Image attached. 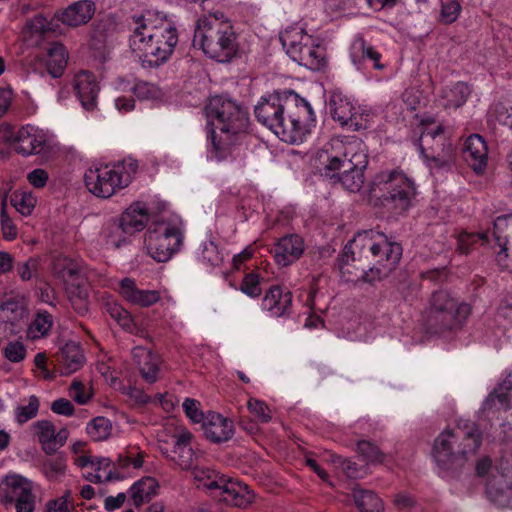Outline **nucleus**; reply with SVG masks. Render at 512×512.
<instances>
[{
    "label": "nucleus",
    "instance_id": "37",
    "mask_svg": "<svg viewBox=\"0 0 512 512\" xmlns=\"http://www.w3.org/2000/svg\"><path fill=\"white\" fill-rule=\"evenodd\" d=\"M158 484L154 478L147 477L135 482L131 487V498L136 507L150 500L156 494Z\"/></svg>",
    "mask_w": 512,
    "mask_h": 512
},
{
    "label": "nucleus",
    "instance_id": "14",
    "mask_svg": "<svg viewBox=\"0 0 512 512\" xmlns=\"http://www.w3.org/2000/svg\"><path fill=\"white\" fill-rule=\"evenodd\" d=\"M32 488L30 480L17 474L7 475L0 484L3 499L14 503L16 512H34L36 497Z\"/></svg>",
    "mask_w": 512,
    "mask_h": 512
},
{
    "label": "nucleus",
    "instance_id": "48",
    "mask_svg": "<svg viewBox=\"0 0 512 512\" xmlns=\"http://www.w3.org/2000/svg\"><path fill=\"white\" fill-rule=\"evenodd\" d=\"M40 402L37 396L31 395L27 405H20L15 410V419L22 425L35 418L38 414Z\"/></svg>",
    "mask_w": 512,
    "mask_h": 512
},
{
    "label": "nucleus",
    "instance_id": "50",
    "mask_svg": "<svg viewBox=\"0 0 512 512\" xmlns=\"http://www.w3.org/2000/svg\"><path fill=\"white\" fill-rule=\"evenodd\" d=\"M240 290L251 298L259 297L262 293L260 275L255 272L247 273L242 279Z\"/></svg>",
    "mask_w": 512,
    "mask_h": 512
},
{
    "label": "nucleus",
    "instance_id": "26",
    "mask_svg": "<svg viewBox=\"0 0 512 512\" xmlns=\"http://www.w3.org/2000/svg\"><path fill=\"white\" fill-rule=\"evenodd\" d=\"M95 10V3L90 0L76 1L61 12L59 20L65 25L77 27L89 22Z\"/></svg>",
    "mask_w": 512,
    "mask_h": 512
},
{
    "label": "nucleus",
    "instance_id": "58",
    "mask_svg": "<svg viewBox=\"0 0 512 512\" xmlns=\"http://www.w3.org/2000/svg\"><path fill=\"white\" fill-rule=\"evenodd\" d=\"M335 464L339 465L342 469L343 473L348 478H358L359 477V469L357 464L350 459L342 458L341 456H336L333 460Z\"/></svg>",
    "mask_w": 512,
    "mask_h": 512
},
{
    "label": "nucleus",
    "instance_id": "20",
    "mask_svg": "<svg viewBox=\"0 0 512 512\" xmlns=\"http://www.w3.org/2000/svg\"><path fill=\"white\" fill-rule=\"evenodd\" d=\"M273 251L276 263L282 267L288 266L303 254V239L296 234L285 235L277 241Z\"/></svg>",
    "mask_w": 512,
    "mask_h": 512
},
{
    "label": "nucleus",
    "instance_id": "6",
    "mask_svg": "<svg viewBox=\"0 0 512 512\" xmlns=\"http://www.w3.org/2000/svg\"><path fill=\"white\" fill-rule=\"evenodd\" d=\"M370 193L389 213L402 215L412 206L417 190L414 181L402 171L391 170L376 175Z\"/></svg>",
    "mask_w": 512,
    "mask_h": 512
},
{
    "label": "nucleus",
    "instance_id": "38",
    "mask_svg": "<svg viewBox=\"0 0 512 512\" xmlns=\"http://www.w3.org/2000/svg\"><path fill=\"white\" fill-rule=\"evenodd\" d=\"M69 301L79 315H84L89 309V295L87 288L79 282L71 283L66 288Z\"/></svg>",
    "mask_w": 512,
    "mask_h": 512
},
{
    "label": "nucleus",
    "instance_id": "64",
    "mask_svg": "<svg viewBox=\"0 0 512 512\" xmlns=\"http://www.w3.org/2000/svg\"><path fill=\"white\" fill-rule=\"evenodd\" d=\"M499 250L496 252V261L500 268L511 269L512 258L509 255L508 245H502V243H496Z\"/></svg>",
    "mask_w": 512,
    "mask_h": 512
},
{
    "label": "nucleus",
    "instance_id": "54",
    "mask_svg": "<svg viewBox=\"0 0 512 512\" xmlns=\"http://www.w3.org/2000/svg\"><path fill=\"white\" fill-rule=\"evenodd\" d=\"M248 409L262 423L271 420V411L263 401L251 398L248 401Z\"/></svg>",
    "mask_w": 512,
    "mask_h": 512
},
{
    "label": "nucleus",
    "instance_id": "46",
    "mask_svg": "<svg viewBox=\"0 0 512 512\" xmlns=\"http://www.w3.org/2000/svg\"><path fill=\"white\" fill-rule=\"evenodd\" d=\"M15 209L24 216L32 213L36 205V198L31 192L16 191L11 198Z\"/></svg>",
    "mask_w": 512,
    "mask_h": 512
},
{
    "label": "nucleus",
    "instance_id": "45",
    "mask_svg": "<svg viewBox=\"0 0 512 512\" xmlns=\"http://www.w3.org/2000/svg\"><path fill=\"white\" fill-rule=\"evenodd\" d=\"M357 239L358 234L351 241H349L348 244H346L343 249L339 264V268L342 274L351 273V270L349 268L350 261L354 262L356 260V251L358 250L359 252H362L365 250V246L356 243Z\"/></svg>",
    "mask_w": 512,
    "mask_h": 512
},
{
    "label": "nucleus",
    "instance_id": "7",
    "mask_svg": "<svg viewBox=\"0 0 512 512\" xmlns=\"http://www.w3.org/2000/svg\"><path fill=\"white\" fill-rule=\"evenodd\" d=\"M356 243L365 246V250L376 259L368 271L362 270L361 278L365 282L372 283L389 276L400 262L401 245L383 232L374 229L359 232Z\"/></svg>",
    "mask_w": 512,
    "mask_h": 512
},
{
    "label": "nucleus",
    "instance_id": "53",
    "mask_svg": "<svg viewBox=\"0 0 512 512\" xmlns=\"http://www.w3.org/2000/svg\"><path fill=\"white\" fill-rule=\"evenodd\" d=\"M3 354L9 361L18 363L25 359L26 348L20 341L9 342L3 350Z\"/></svg>",
    "mask_w": 512,
    "mask_h": 512
},
{
    "label": "nucleus",
    "instance_id": "49",
    "mask_svg": "<svg viewBox=\"0 0 512 512\" xmlns=\"http://www.w3.org/2000/svg\"><path fill=\"white\" fill-rule=\"evenodd\" d=\"M357 451L367 463H381L384 461V453L370 441H359Z\"/></svg>",
    "mask_w": 512,
    "mask_h": 512
},
{
    "label": "nucleus",
    "instance_id": "12",
    "mask_svg": "<svg viewBox=\"0 0 512 512\" xmlns=\"http://www.w3.org/2000/svg\"><path fill=\"white\" fill-rule=\"evenodd\" d=\"M291 59L310 70H320L325 63L324 49L302 29L285 30L280 36Z\"/></svg>",
    "mask_w": 512,
    "mask_h": 512
},
{
    "label": "nucleus",
    "instance_id": "63",
    "mask_svg": "<svg viewBox=\"0 0 512 512\" xmlns=\"http://www.w3.org/2000/svg\"><path fill=\"white\" fill-rule=\"evenodd\" d=\"M1 229L4 239L13 240L16 238L17 228L4 210L1 212Z\"/></svg>",
    "mask_w": 512,
    "mask_h": 512
},
{
    "label": "nucleus",
    "instance_id": "42",
    "mask_svg": "<svg viewBox=\"0 0 512 512\" xmlns=\"http://www.w3.org/2000/svg\"><path fill=\"white\" fill-rule=\"evenodd\" d=\"M86 431L92 440L103 441L111 435L112 423L108 418L98 416L87 424Z\"/></svg>",
    "mask_w": 512,
    "mask_h": 512
},
{
    "label": "nucleus",
    "instance_id": "33",
    "mask_svg": "<svg viewBox=\"0 0 512 512\" xmlns=\"http://www.w3.org/2000/svg\"><path fill=\"white\" fill-rule=\"evenodd\" d=\"M424 158L431 170H449L454 161L453 146L450 141H448L437 151H435V149L427 151V155Z\"/></svg>",
    "mask_w": 512,
    "mask_h": 512
},
{
    "label": "nucleus",
    "instance_id": "18",
    "mask_svg": "<svg viewBox=\"0 0 512 512\" xmlns=\"http://www.w3.org/2000/svg\"><path fill=\"white\" fill-rule=\"evenodd\" d=\"M34 429L43 451L48 455L56 453L62 447L69 436L66 428L56 431L55 425L49 420H39L34 423Z\"/></svg>",
    "mask_w": 512,
    "mask_h": 512
},
{
    "label": "nucleus",
    "instance_id": "60",
    "mask_svg": "<svg viewBox=\"0 0 512 512\" xmlns=\"http://www.w3.org/2000/svg\"><path fill=\"white\" fill-rule=\"evenodd\" d=\"M122 393L128 396L135 404L145 405L150 401V397L143 392V390L133 387H123Z\"/></svg>",
    "mask_w": 512,
    "mask_h": 512
},
{
    "label": "nucleus",
    "instance_id": "16",
    "mask_svg": "<svg viewBox=\"0 0 512 512\" xmlns=\"http://www.w3.org/2000/svg\"><path fill=\"white\" fill-rule=\"evenodd\" d=\"M486 490L493 501L512 506V455L501 459L496 473L487 482Z\"/></svg>",
    "mask_w": 512,
    "mask_h": 512
},
{
    "label": "nucleus",
    "instance_id": "62",
    "mask_svg": "<svg viewBox=\"0 0 512 512\" xmlns=\"http://www.w3.org/2000/svg\"><path fill=\"white\" fill-rule=\"evenodd\" d=\"M486 235H476V234H468L462 233L458 239V250L462 254H468L470 251V247L473 243H476L479 239H484Z\"/></svg>",
    "mask_w": 512,
    "mask_h": 512
},
{
    "label": "nucleus",
    "instance_id": "47",
    "mask_svg": "<svg viewBox=\"0 0 512 512\" xmlns=\"http://www.w3.org/2000/svg\"><path fill=\"white\" fill-rule=\"evenodd\" d=\"M107 312L124 330L132 333L136 328L132 316L122 306L116 303L108 304Z\"/></svg>",
    "mask_w": 512,
    "mask_h": 512
},
{
    "label": "nucleus",
    "instance_id": "40",
    "mask_svg": "<svg viewBox=\"0 0 512 512\" xmlns=\"http://www.w3.org/2000/svg\"><path fill=\"white\" fill-rule=\"evenodd\" d=\"M41 472L49 481L59 480L66 473V457L58 454L44 460L41 464Z\"/></svg>",
    "mask_w": 512,
    "mask_h": 512
},
{
    "label": "nucleus",
    "instance_id": "61",
    "mask_svg": "<svg viewBox=\"0 0 512 512\" xmlns=\"http://www.w3.org/2000/svg\"><path fill=\"white\" fill-rule=\"evenodd\" d=\"M38 261L35 258H29L23 263H19L17 267L18 274L23 281H29L33 273L36 271Z\"/></svg>",
    "mask_w": 512,
    "mask_h": 512
},
{
    "label": "nucleus",
    "instance_id": "27",
    "mask_svg": "<svg viewBox=\"0 0 512 512\" xmlns=\"http://www.w3.org/2000/svg\"><path fill=\"white\" fill-rule=\"evenodd\" d=\"M119 220L131 235L142 231L149 220L148 209L145 203L140 201L132 203L122 213Z\"/></svg>",
    "mask_w": 512,
    "mask_h": 512
},
{
    "label": "nucleus",
    "instance_id": "59",
    "mask_svg": "<svg viewBox=\"0 0 512 512\" xmlns=\"http://www.w3.org/2000/svg\"><path fill=\"white\" fill-rule=\"evenodd\" d=\"M51 410L53 413L70 417L74 414L72 402L66 398H59L52 402Z\"/></svg>",
    "mask_w": 512,
    "mask_h": 512
},
{
    "label": "nucleus",
    "instance_id": "23",
    "mask_svg": "<svg viewBox=\"0 0 512 512\" xmlns=\"http://www.w3.org/2000/svg\"><path fill=\"white\" fill-rule=\"evenodd\" d=\"M202 423L206 438L213 443L228 441L234 434L232 421L219 413H209Z\"/></svg>",
    "mask_w": 512,
    "mask_h": 512
},
{
    "label": "nucleus",
    "instance_id": "57",
    "mask_svg": "<svg viewBox=\"0 0 512 512\" xmlns=\"http://www.w3.org/2000/svg\"><path fill=\"white\" fill-rule=\"evenodd\" d=\"M132 92L139 99H150L156 96V87L146 81H137L132 88Z\"/></svg>",
    "mask_w": 512,
    "mask_h": 512
},
{
    "label": "nucleus",
    "instance_id": "43",
    "mask_svg": "<svg viewBox=\"0 0 512 512\" xmlns=\"http://www.w3.org/2000/svg\"><path fill=\"white\" fill-rule=\"evenodd\" d=\"M492 234L495 243L508 245L509 238L512 237V214L497 217L493 224Z\"/></svg>",
    "mask_w": 512,
    "mask_h": 512
},
{
    "label": "nucleus",
    "instance_id": "55",
    "mask_svg": "<svg viewBox=\"0 0 512 512\" xmlns=\"http://www.w3.org/2000/svg\"><path fill=\"white\" fill-rule=\"evenodd\" d=\"M186 416L194 423H200L205 420L203 412L200 410V402L186 398L182 404Z\"/></svg>",
    "mask_w": 512,
    "mask_h": 512
},
{
    "label": "nucleus",
    "instance_id": "30",
    "mask_svg": "<svg viewBox=\"0 0 512 512\" xmlns=\"http://www.w3.org/2000/svg\"><path fill=\"white\" fill-rule=\"evenodd\" d=\"M499 406L503 409L512 408V372L508 377L486 398L483 404L484 410H492Z\"/></svg>",
    "mask_w": 512,
    "mask_h": 512
},
{
    "label": "nucleus",
    "instance_id": "5",
    "mask_svg": "<svg viewBox=\"0 0 512 512\" xmlns=\"http://www.w3.org/2000/svg\"><path fill=\"white\" fill-rule=\"evenodd\" d=\"M482 441V433L474 422H467L463 427L445 429L434 441L433 457L443 470L460 467L474 455Z\"/></svg>",
    "mask_w": 512,
    "mask_h": 512
},
{
    "label": "nucleus",
    "instance_id": "4",
    "mask_svg": "<svg viewBox=\"0 0 512 512\" xmlns=\"http://www.w3.org/2000/svg\"><path fill=\"white\" fill-rule=\"evenodd\" d=\"M133 20L129 44L142 66L154 68L167 62L178 42L176 28L169 23L153 25L151 20L143 16H134Z\"/></svg>",
    "mask_w": 512,
    "mask_h": 512
},
{
    "label": "nucleus",
    "instance_id": "25",
    "mask_svg": "<svg viewBox=\"0 0 512 512\" xmlns=\"http://www.w3.org/2000/svg\"><path fill=\"white\" fill-rule=\"evenodd\" d=\"M174 445L171 453L163 452L174 464L181 469H188L193 461V449L190 445L192 434L188 430H182L173 436Z\"/></svg>",
    "mask_w": 512,
    "mask_h": 512
},
{
    "label": "nucleus",
    "instance_id": "44",
    "mask_svg": "<svg viewBox=\"0 0 512 512\" xmlns=\"http://www.w3.org/2000/svg\"><path fill=\"white\" fill-rule=\"evenodd\" d=\"M53 324L51 314L48 312H39L29 327L28 334L31 338L37 339L46 336Z\"/></svg>",
    "mask_w": 512,
    "mask_h": 512
},
{
    "label": "nucleus",
    "instance_id": "9",
    "mask_svg": "<svg viewBox=\"0 0 512 512\" xmlns=\"http://www.w3.org/2000/svg\"><path fill=\"white\" fill-rule=\"evenodd\" d=\"M470 312L469 304L447 290H437L429 298L426 323L435 333L456 330L463 326Z\"/></svg>",
    "mask_w": 512,
    "mask_h": 512
},
{
    "label": "nucleus",
    "instance_id": "31",
    "mask_svg": "<svg viewBox=\"0 0 512 512\" xmlns=\"http://www.w3.org/2000/svg\"><path fill=\"white\" fill-rule=\"evenodd\" d=\"M102 236L106 245L112 248H120L129 242L132 235L128 233L119 219H111L104 225Z\"/></svg>",
    "mask_w": 512,
    "mask_h": 512
},
{
    "label": "nucleus",
    "instance_id": "56",
    "mask_svg": "<svg viewBox=\"0 0 512 512\" xmlns=\"http://www.w3.org/2000/svg\"><path fill=\"white\" fill-rule=\"evenodd\" d=\"M69 395L72 397L74 401H76L80 405H84L88 403L91 399L92 394L89 392H85L84 385L79 380H74L70 386Z\"/></svg>",
    "mask_w": 512,
    "mask_h": 512
},
{
    "label": "nucleus",
    "instance_id": "51",
    "mask_svg": "<svg viewBox=\"0 0 512 512\" xmlns=\"http://www.w3.org/2000/svg\"><path fill=\"white\" fill-rule=\"evenodd\" d=\"M202 258L211 266H220L224 261V254L219 250V247L213 242L209 241L204 243L202 249Z\"/></svg>",
    "mask_w": 512,
    "mask_h": 512
},
{
    "label": "nucleus",
    "instance_id": "3",
    "mask_svg": "<svg viewBox=\"0 0 512 512\" xmlns=\"http://www.w3.org/2000/svg\"><path fill=\"white\" fill-rule=\"evenodd\" d=\"M206 113L218 130L211 133V155L218 161L225 160L245 137L249 126L248 112L234 100L214 96L206 107Z\"/></svg>",
    "mask_w": 512,
    "mask_h": 512
},
{
    "label": "nucleus",
    "instance_id": "13",
    "mask_svg": "<svg viewBox=\"0 0 512 512\" xmlns=\"http://www.w3.org/2000/svg\"><path fill=\"white\" fill-rule=\"evenodd\" d=\"M0 138L13 144L16 152L24 156L40 153L47 141L46 134L32 125L22 126L15 131L13 126L2 124L0 126Z\"/></svg>",
    "mask_w": 512,
    "mask_h": 512
},
{
    "label": "nucleus",
    "instance_id": "19",
    "mask_svg": "<svg viewBox=\"0 0 512 512\" xmlns=\"http://www.w3.org/2000/svg\"><path fill=\"white\" fill-rule=\"evenodd\" d=\"M292 293L279 285L271 286L265 293L261 307L273 317L291 313Z\"/></svg>",
    "mask_w": 512,
    "mask_h": 512
},
{
    "label": "nucleus",
    "instance_id": "1",
    "mask_svg": "<svg viewBox=\"0 0 512 512\" xmlns=\"http://www.w3.org/2000/svg\"><path fill=\"white\" fill-rule=\"evenodd\" d=\"M256 119L286 143L302 142L315 123L311 105L293 91L261 98L254 108Z\"/></svg>",
    "mask_w": 512,
    "mask_h": 512
},
{
    "label": "nucleus",
    "instance_id": "24",
    "mask_svg": "<svg viewBox=\"0 0 512 512\" xmlns=\"http://www.w3.org/2000/svg\"><path fill=\"white\" fill-rule=\"evenodd\" d=\"M463 153L465 161L476 173L484 171L487 165L488 148L482 136L473 134L468 137Z\"/></svg>",
    "mask_w": 512,
    "mask_h": 512
},
{
    "label": "nucleus",
    "instance_id": "39",
    "mask_svg": "<svg viewBox=\"0 0 512 512\" xmlns=\"http://www.w3.org/2000/svg\"><path fill=\"white\" fill-rule=\"evenodd\" d=\"M54 274L62 279L67 286L79 279L77 266L66 257L56 258L53 262Z\"/></svg>",
    "mask_w": 512,
    "mask_h": 512
},
{
    "label": "nucleus",
    "instance_id": "15",
    "mask_svg": "<svg viewBox=\"0 0 512 512\" xmlns=\"http://www.w3.org/2000/svg\"><path fill=\"white\" fill-rule=\"evenodd\" d=\"M205 486L213 497L238 508H246L255 498L253 491L246 484L224 476L219 477V480L206 482Z\"/></svg>",
    "mask_w": 512,
    "mask_h": 512
},
{
    "label": "nucleus",
    "instance_id": "36",
    "mask_svg": "<svg viewBox=\"0 0 512 512\" xmlns=\"http://www.w3.org/2000/svg\"><path fill=\"white\" fill-rule=\"evenodd\" d=\"M353 498L356 506L361 512H383V501L370 490H357L353 491Z\"/></svg>",
    "mask_w": 512,
    "mask_h": 512
},
{
    "label": "nucleus",
    "instance_id": "41",
    "mask_svg": "<svg viewBox=\"0 0 512 512\" xmlns=\"http://www.w3.org/2000/svg\"><path fill=\"white\" fill-rule=\"evenodd\" d=\"M142 360L139 361V370L141 376L148 382L154 383L158 379V360L155 355L146 350H139Z\"/></svg>",
    "mask_w": 512,
    "mask_h": 512
},
{
    "label": "nucleus",
    "instance_id": "11",
    "mask_svg": "<svg viewBox=\"0 0 512 512\" xmlns=\"http://www.w3.org/2000/svg\"><path fill=\"white\" fill-rule=\"evenodd\" d=\"M182 241L179 224L165 219L153 221L145 234L147 252L158 262L168 261L179 250Z\"/></svg>",
    "mask_w": 512,
    "mask_h": 512
},
{
    "label": "nucleus",
    "instance_id": "10",
    "mask_svg": "<svg viewBox=\"0 0 512 512\" xmlns=\"http://www.w3.org/2000/svg\"><path fill=\"white\" fill-rule=\"evenodd\" d=\"M137 170V160L127 158L112 165L88 169L85 173V184L95 196L109 198L127 187Z\"/></svg>",
    "mask_w": 512,
    "mask_h": 512
},
{
    "label": "nucleus",
    "instance_id": "35",
    "mask_svg": "<svg viewBox=\"0 0 512 512\" xmlns=\"http://www.w3.org/2000/svg\"><path fill=\"white\" fill-rule=\"evenodd\" d=\"M448 141L449 140L444 135L443 126L438 125L433 129H426L422 132L419 139V148L423 157H425L427 155V151H432V149L437 151Z\"/></svg>",
    "mask_w": 512,
    "mask_h": 512
},
{
    "label": "nucleus",
    "instance_id": "21",
    "mask_svg": "<svg viewBox=\"0 0 512 512\" xmlns=\"http://www.w3.org/2000/svg\"><path fill=\"white\" fill-rule=\"evenodd\" d=\"M121 296L129 303L139 307H150L157 303L161 296L157 290L139 289L132 278H124L119 284Z\"/></svg>",
    "mask_w": 512,
    "mask_h": 512
},
{
    "label": "nucleus",
    "instance_id": "32",
    "mask_svg": "<svg viewBox=\"0 0 512 512\" xmlns=\"http://www.w3.org/2000/svg\"><path fill=\"white\" fill-rule=\"evenodd\" d=\"M68 54L61 43H53L47 51V71L53 78L62 76L67 66Z\"/></svg>",
    "mask_w": 512,
    "mask_h": 512
},
{
    "label": "nucleus",
    "instance_id": "8",
    "mask_svg": "<svg viewBox=\"0 0 512 512\" xmlns=\"http://www.w3.org/2000/svg\"><path fill=\"white\" fill-rule=\"evenodd\" d=\"M193 46L200 48L209 58L222 63L229 62L239 47L233 25L216 20L195 26Z\"/></svg>",
    "mask_w": 512,
    "mask_h": 512
},
{
    "label": "nucleus",
    "instance_id": "29",
    "mask_svg": "<svg viewBox=\"0 0 512 512\" xmlns=\"http://www.w3.org/2000/svg\"><path fill=\"white\" fill-rule=\"evenodd\" d=\"M351 58L354 64L370 61L373 67L378 70L384 69V64L380 62L382 55L363 38L356 39L351 47Z\"/></svg>",
    "mask_w": 512,
    "mask_h": 512
},
{
    "label": "nucleus",
    "instance_id": "28",
    "mask_svg": "<svg viewBox=\"0 0 512 512\" xmlns=\"http://www.w3.org/2000/svg\"><path fill=\"white\" fill-rule=\"evenodd\" d=\"M57 360L61 364V374L67 376L83 366L85 357L78 343L68 342L61 347Z\"/></svg>",
    "mask_w": 512,
    "mask_h": 512
},
{
    "label": "nucleus",
    "instance_id": "22",
    "mask_svg": "<svg viewBox=\"0 0 512 512\" xmlns=\"http://www.w3.org/2000/svg\"><path fill=\"white\" fill-rule=\"evenodd\" d=\"M74 89L84 109L90 111L96 107V100L100 88L93 73L80 71L76 74Z\"/></svg>",
    "mask_w": 512,
    "mask_h": 512
},
{
    "label": "nucleus",
    "instance_id": "2",
    "mask_svg": "<svg viewBox=\"0 0 512 512\" xmlns=\"http://www.w3.org/2000/svg\"><path fill=\"white\" fill-rule=\"evenodd\" d=\"M315 160L326 176H338L346 190L358 192L361 189L368 157L366 145L357 136L332 138L317 151Z\"/></svg>",
    "mask_w": 512,
    "mask_h": 512
},
{
    "label": "nucleus",
    "instance_id": "17",
    "mask_svg": "<svg viewBox=\"0 0 512 512\" xmlns=\"http://www.w3.org/2000/svg\"><path fill=\"white\" fill-rule=\"evenodd\" d=\"M328 104L332 118L341 126H348L354 131L363 128L358 121V118L362 117L357 115L356 107L347 95L335 90L331 93Z\"/></svg>",
    "mask_w": 512,
    "mask_h": 512
},
{
    "label": "nucleus",
    "instance_id": "52",
    "mask_svg": "<svg viewBox=\"0 0 512 512\" xmlns=\"http://www.w3.org/2000/svg\"><path fill=\"white\" fill-rule=\"evenodd\" d=\"M461 6L456 0H448L442 3L440 21L444 24L453 23L459 16Z\"/></svg>",
    "mask_w": 512,
    "mask_h": 512
},
{
    "label": "nucleus",
    "instance_id": "34",
    "mask_svg": "<svg viewBox=\"0 0 512 512\" xmlns=\"http://www.w3.org/2000/svg\"><path fill=\"white\" fill-rule=\"evenodd\" d=\"M469 95L470 89L468 85L461 81L444 88L441 92L445 108H458L462 106L467 101Z\"/></svg>",
    "mask_w": 512,
    "mask_h": 512
}]
</instances>
